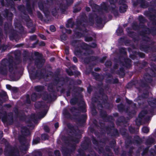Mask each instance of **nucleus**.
I'll return each mask as SVG.
<instances>
[{"label":"nucleus","instance_id":"f257e3e1","mask_svg":"<svg viewBox=\"0 0 156 156\" xmlns=\"http://www.w3.org/2000/svg\"><path fill=\"white\" fill-rule=\"evenodd\" d=\"M15 62H14L12 59L4 58L0 62V73L2 75L6 76L7 75L8 71V68L9 72H12L14 70V68L16 70H17V65L21 63V54L20 52L15 53Z\"/></svg>","mask_w":156,"mask_h":156},{"label":"nucleus","instance_id":"f03ea898","mask_svg":"<svg viewBox=\"0 0 156 156\" xmlns=\"http://www.w3.org/2000/svg\"><path fill=\"white\" fill-rule=\"evenodd\" d=\"M131 27L134 30H138L140 28L144 29V30L140 31L139 34L140 35L143 37L142 41L146 42V43L152 42L151 38L146 34H151L153 36L156 35V27H152L150 28L144 24H139L138 25L136 22H133L132 23Z\"/></svg>","mask_w":156,"mask_h":156},{"label":"nucleus","instance_id":"7ed1b4c3","mask_svg":"<svg viewBox=\"0 0 156 156\" xmlns=\"http://www.w3.org/2000/svg\"><path fill=\"white\" fill-rule=\"evenodd\" d=\"M67 127L69 130V133L72 134L68 137L69 140L76 144L79 143L81 138V130L70 123L67 124Z\"/></svg>","mask_w":156,"mask_h":156},{"label":"nucleus","instance_id":"20e7f679","mask_svg":"<svg viewBox=\"0 0 156 156\" xmlns=\"http://www.w3.org/2000/svg\"><path fill=\"white\" fill-rule=\"evenodd\" d=\"M153 80L151 76L149 73H146L144 74L143 79L138 80V84L140 87L148 89L150 88L149 84L152 83Z\"/></svg>","mask_w":156,"mask_h":156},{"label":"nucleus","instance_id":"39448f33","mask_svg":"<svg viewBox=\"0 0 156 156\" xmlns=\"http://www.w3.org/2000/svg\"><path fill=\"white\" fill-rule=\"evenodd\" d=\"M92 141L93 144L97 147H95L94 149L98 151L99 154H102L104 156H113L112 154H110L105 152L104 145L99 144V141L93 136L92 137Z\"/></svg>","mask_w":156,"mask_h":156},{"label":"nucleus","instance_id":"423d86ee","mask_svg":"<svg viewBox=\"0 0 156 156\" xmlns=\"http://www.w3.org/2000/svg\"><path fill=\"white\" fill-rule=\"evenodd\" d=\"M1 118L4 123H6L11 125L14 122L13 114L11 112L9 113L7 115L6 112H0V119Z\"/></svg>","mask_w":156,"mask_h":156},{"label":"nucleus","instance_id":"0eeeda50","mask_svg":"<svg viewBox=\"0 0 156 156\" xmlns=\"http://www.w3.org/2000/svg\"><path fill=\"white\" fill-rule=\"evenodd\" d=\"M5 150V154L6 156H20V152L17 148L11 146H7Z\"/></svg>","mask_w":156,"mask_h":156},{"label":"nucleus","instance_id":"6e6552de","mask_svg":"<svg viewBox=\"0 0 156 156\" xmlns=\"http://www.w3.org/2000/svg\"><path fill=\"white\" fill-rule=\"evenodd\" d=\"M13 111L16 117L19 118L20 121H25L26 120L27 116L24 111L19 110L17 107H15L13 109Z\"/></svg>","mask_w":156,"mask_h":156},{"label":"nucleus","instance_id":"1a4fd4ad","mask_svg":"<svg viewBox=\"0 0 156 156\" xmlns=\"http://www.w3.org/2000/svg\"><path fill=\"white\" fill-rule=\"evenodd\" d=\"M35 69L34 67L32 70H31L32 73L31 74V77L34 79H41L44 78V73L42 71V70L40 69H37L35 71L33 70Z\"/></svg>","mask_w":156,"mask_h":156},{"label":"nucleus","instance_id":"9d476101","mask_svg":"<svg viewBox=\"0 0 156 156\" xmlns=\"http://www.w3.org/2000/svg\"><path fill=\"white\" fill-rule=\"evenodd\" d=\"M55 77V78L54 80L53 83V85L55 86H57L58 84H59L60 82H61V86H63L66 83L69 81V78L67 77L65 78L63 77L59 78L58 75H56Z\"/></svg>","mask_w":156,"mask_h":156},{"label":"nucleus","instance_id":"9b49d317","mask_svg":"<svg viewBox=\"0 0 156 156\" xmlns=\"http://www.w3.org/2000/svg\"><path fill=\"white\" fill-rule=\"evenodd\" d=\"M72 148H69L66 147H63L62 148L61 151L63 156H70L72 153L75 150L76 147L75 145H72Z\"/></svg>","mask_w":156,"mask_h":156},{"label":"nucleus","instance_id":"f8f14e48","mask_svg":"<svg viewBox=\"0 0 156 156\" xmlns=\"http://www.w3.org/2000/svg\"><path fill=\"white\" fill-rule=\"evenodd\" d=\"M148 103L151 108L147 110L148 113L152 115L154 113V109L156 108V98H154L152 100L148 101Z\"/></svg>","mask_w":156,"mask_h":156},{"label":"nucleus","instance_id":"ddd939ff","mask_svg":"<svg viewBox=\"0 0 156 156\" xmlns=\"http://www.w3.org/2000/svg\"><path fill=\"white\" fill-rule=\"evenodd\" d=\"M118 0H109V2L110 4L112 5L114 7L111 6V9L112 12L113 13L114 16L117 17L119 16L118 9L116 8L115 5V3L117 2Z\"/></svg>","mask_w":156,"mask_h":156},{"label":"nucleus","instance_id":"4468645a","mask_svg":"<svg viewBox=\"0 0 156 156\" xmlns=\"http://www.w3.org/2000/svg\"><path fill=\"white\" fill-rule=\"evenodd\" d=\"M87 118V116L86 114L81 115L79 117H74L73 119L75 120L76 122H78L80 126H82L85 123L86 121Z\"/></svg>","mask_w":156,"mask_h":156},{"label":"nucleus","instance_id":"2eb2a0df","mask_svg":"<svg viewBox=\"0 0 156 156\" xmlns=\"http://www.w3.org/2000/svg\"><path fill=\"white\" fill-rule=\"evenodd\" d=\"M121 56L119 57V63L123 66L127 68H130L131 66V60L128 58H125L124 59V62L120 60Z\"/></svg>","mask_w":156,"mask_h":156},{"label":"nucleus","instance_id":"dca6fc26","mask_svg":"<svg viewBox=\"0 0 156 156\" xmlns=\"http://www.w3.org/2000/svg\"><path fill=\"white\" fill-rule=\"evenodd\" d=\"M74 54L76 56L79 58H80L84 55H87V53L86 52H83L82 49L78 46H77L75 48Z\"/></svg>","mask_w":156,"mask_h":156},{"label":"nucleus","instance_id":"f3484780","mask_svg":"<svg viewBox=\"0 0 156 156\" xmlns=\"http://www.w3.org/2000/svg\"><path fill=\"white\" fill-rule=\"evenodd\" d=\"M9 38L11 41L15 40L17 41L19 40L20 37L17 32L14 29H13L9 32Z\"/></svg>","mask_w":156,"mask_h":156},{"label":"nucleus","instance_id":"a211bd4d","mask_svg":"<svg viewBox=\"0 0 156 156\" xmlns=\"http://www.w3.org/2000/svg\"><path fill=\"white\" fill-rule=\"evenodd\" d=\"M125 3L126 1L125 0H119V4L121 5L119 8V11L120 13L125 12L126 11L128 6L125 4Z\"/></svg>","mask_w":156,"mask_h":156},{"label":"nucleus","instance_id":"6ab92c4d","mask_svg":"<svg viewBox=\"0 0 156 156\" xmlns=\"http://www.w3.org/2000/svg\"><path fill=\"white\" fill-rule=\"evenodd\" d=\"M130 29L129 27L127 28V31L128 36L132 38L134 41H139L138 37H137V35L136 33L133 31H129Z\"/></svg>","mask_w":156,"mask_h":156},{"label":"nucleus","instance_id":"aec40b11","mask_svg":"<svg viewBox=\"0 0 156 156\" xmlns=\"http://www.w3.org/2000/svg\"><path fill=\"white\" fill-rule=\"evenodd\" d=\"M153 47H151L149 44H141L140 46V49L146 53L151 52L152 51Z\"/></svg>","mask_w":156,"mask_h":156},{"label":"nucleus","instance_id":"412c9836","mask_svg":"<svg viewBox=\"0 0 156 156\" xmlns=\"http://www.w3.org/2000/svg\"><path fill=\"white\" fill-rule=\"evenodd\" d=\"M91 144V143L90 140L88 138H87L82 143L81 147L83 149L86 151L89 149V146Z\"/></svg>","mask_w":156,"mask_h":156},{"label":"nucleus","instance_id":"4be33fe9","mask_svg":"<svg viewBox=\"0 0 156 156\" xmlns=\"http://www.w3.org/2000/svg\"><path fill=\"white\" fill-rule=\"evenodd\" d=\"M54 98H56V97L53 96L52 93L50 92L49 94L46 93L44 94L43 99L44 101H48L51 102L54 100Z\"/></svg>","mask_w":156,"mask_h":156},{"label":"nucleus","instance_id":"5701e85b","mask_svg":"<svg viewBox=\"0 0 156 156\" xmlns=\"http://www.w3.org/2000/svg\"><path fill=\"white\" fill-rule=\"evenodd\" d=\"M45 60L42 57L41 58H35L34 63L35 65L38 68H41L43 65Z\"/></svg>","mask_w":156,"mask_h":156},{"label":"nucleus","instance_id":"b1692460","mask_svg":"<svg viewBox=\"0 0 156 156\" xmlns=\"http://www.w3.org/2000/svg\"><path fill=\"white\" fill-rule=\"evenodd\" d=\"M125 137V147L126 148H128L129 147V145L133 144V137L132 136L129 134H126Z\"/></svg>","mask_w":156,"mask_h":156},{"label":"nucleus","instance_id":"393cba45","mask_svg":"<svg viewBox=\"0 0 156 156\" xmlns=\"http://www.w3.org/2000/svg\"><path fill=\"white\" fill-rule=\"evenodd\" d=\"M74 111H78L82 113H85L87 111L85 106L84 105L79 106L78 108L73 107L70 109V111L72 112Z\"/></svg>","mask_w":156,"mask_h":156},{"label":"nucleus","instance_id":"a878e982","mask_svg":"<svg viewBox=\"0 0 156 156\" xmlns=\"http://www.w3.org/2000/svg\"><path fill=\"white\" fill-rule=\"evenodd\" d=\"M143 143V140L139 136L136 135L133 136V144L137 146L140 145Z\"/></svg>","mask_w":156,"mask_h":156},{"label":"nucleus","instance_id":"bb28decb","mask_svg":"<svg viewBox=\"0 0 156 156\" xmlns=\"http://www.w3.org/2000/svg\"><path fill=\"white\" fill-rule=\"evenodd\" d=\"M100 126H101V129H105L108 132V134H110L112 130V128H114V125H113L112 127L109 126H105V124L104 123L100 122L99 123Z\"/></svg>","mask_w":156,"mask_h":156},{"label":"nucleus","instance_id":"cd10ccee","mask_svg":"<svg viewBox=\"0 0 156 156\" xmlns=\"http://www.w3.org/2000/svg\"><path fill=\"white\" fill-rule=\"evenodd\" d=\"M13 29L12 24L8 22H5L4 25V30L6 34L9 32L11 30Z\"/></svg>","mask_w":156,"mask_h":156},{"label":"nucleus","instance_id":"c85d7f7f","mask_svg":"<svg viewBox=\"0 0 156 156\" xmlns=\"http://www.w3.org/2000/svg\"><path fill=\"white\" fill-rule=\"evenodd\" d=\"M100 9L103 10L106 12H108L109 9L111 10V6L108 5L107 2H103L101 4L100 7Z\"/></svg>","mask_w":156,"mask_h":156},{"label":"nucleus","instance_id":"c756f323","mask_svg":"<svg viewBox=\"0 0 156 156\" xmlns=\"http://www.w3.org/2000/svg\"><path fill=\"white\" fill-rule=\"evenodd\" d=\"M38 5L40 9L44 13L45 16H46L49 13V11L48 9L44 7L42 3H39Z\"/></svg>","mask_w":156,"mask_h":156},{"label":"nucleus","instance_id":"7c9ffc66","mask_svg":"<svg viewBox=\"0 0 156 156\" xmlns=\"http://www.w3.org/2000/svg\"><path fill=\"white\" fill-rule=\"evenodd\" d=\"M53 84L52 83L48 84V90L49 92L52 93L54 97H56V92L54 89Z\"/></svg>","mask_w":156,"mask_h":156},{"label":"nucleus","instance_id":"2f4dec72","mask_svg":"<svg viewBox=\"0 0 156 156\" xmlns=\"http://www.w3.org/2000/svg\"><path fill=\"white\" fill-rule=\"evenodd\" d=\"M87 21L86 19L84 17H81L80 19L76 21V25L82 26L85 27V24L83 23V22H86Z\"/></svg>","mask_w":156,"mask_h":156},{"label":"nucleus","instance_id":"473e14b6","mask_svg":"<svg viewBox=\"0 0 156 156\" xmlns=\"http://www.w3.org/2000/svg\"><path fill=\"white\" fill-rule=\"evenodd\" d=\"M136 63L139 69H141L144 68L148 64L147 62L144 60L143 61L141 62L138 61L136 62Z\"/></svg>","mask_w":156,"mask_h":156},{"label":"nucleus","instance_id":"72a5a7b5","mask_svg":"<svg viewBox=\"0 0 156 156\" xmlns=\"http://www.w3.org/2000/svg\"><path fill=\"white\" fill-rule=\"evenodd\" d=\"M140 7L142 8H146L149 7V3L145 0H139Z\"/></svg>","mask_w":156,"mask_h":156},{"label":"nucleus","instance_id":"f704fd0d","mask_svg":"<svg viewBox=\"0 0 156 156\" xmlns=\"http://www.w3.org/2000/svg\"><path fill=\"white\" fill-rule=\"evenodd\" d=\"M30 1V0H26V10L29 14H32L33 13V11L31 7Z\"/></svg>","mask_w":156,"mask_h":156},{"label":"nucleus","instance_id":"c9c22d12","mask_svg":"<svg viewBox=\"0 0 156 156\" xmlns=\"http://www.w3.org/2000/svg\"><path fill=\"white\" fill-rule=\"evenodd\" d=\"M127 122V120L123 116H121L119 117L116 121L117 123L119 124L121 123L124 124H126Z\"/></svg>","mask_w":156,"mask_h":156},{"label":"nucleus","instance_id":"e433bc0d","mask_svg":"<svg viewBox=\"0 0 156 156\" xmlns=\"http://www.w3.org/2000/svg\"><path fill=\"white\" fill-rule=\"evenodd\" d=\"M106 19L105 16H104L103 19L98 16H97L95 18V21L97 24H101L102 23L103 20H105Z\"/></svg>","mask_w":156,"mask_h":156},{"label":"nucleus","instance_id":"4c0bfd02","mask_svg":"<svg viewBox=\"0 0 156 156\" xmlns=\"http://www.w3.org/2000/svg\"><path fill=\"white\" fill-rule=\"evenodd\" d=\"M138 84V80H132L128 83L126 85V88L128 89H130L133 86H136Z\"/></svg>","mask_w":156,"mask_h":156},{"label":"nucleus","instance_id":"58836bf2","mask_svg":"<svg viewBox=\"0 0 156 156\" xmlns=\"http://www.w3.org/2000/svg\"><path fill=\"white\" fill-rule=\"evenodd\" d=\"M74 33L73 35V37L76 38H80L81 37H84V34L78 31H76V30L74 31Z\"/></svg>","mask_w":156,"mask_h":156},{"label":"nucleus","instance_id":"ea45409f","mask_svg":"<svg viewBox=\"0 0 156 156\" xmlns=\"http://www.w3.org/2000/svg\"><path fill=\"white\" fill-rule=\"evenodd\" d=\"M125 70L124 68L121 67L119 68V70H118L116 71V73L119 75L120 77L123 78L125 75Z\"/></svg>","mask_w":156,"mask_h":156},{"label":"nucleus","instance_id":"a19ab883","mask_svg":"<svg viewBox=\"0 0 156 156\" xmlns=\"http://www.w3.org/2000/svg\"><path fill=\"white\" fill-rule=\"evenodd\" d=\"M21 132L24 136L29 135L30 133L29 129L26 127H23L21 129Z\"/></svg>","mask_w":156,"mask_h":156},{"label":"nucleus","instance_id":"79ce46f5","mask_svg":"<svg viewBox=\"0 0 156 156\" xmlns=\"http://www.w3.org/2000/svg\"><path fill=\"white\" fill-rule=\"evenodd\" d=\"M79 47L82 49L83 51V50H85L87 51L89 50V44L84 42H82L79 44Z\"/></svg>","mask_w":156,"mask_h":156},{"label":"nucleus","instance_id":"37998d69","mask_svg":"<svg viewBox=\"0 0 156 156\" xmlns=\"http://www.w3.org/2000/svg\"><path fill=\"white\" fill-rule=\"evenodd\" d=\"M112 129V131H111L110 133L111 136H119V135L118 130L115 128Z\"/></svg>","mask_w":156,"mask_h":156},{"label":"nucleus","instance_id":"c03bdc74","mask_svg":"<svg viewBox=\"0 0 156 156\" xmlns=\"http://www.w3.org/2000/svg\"><path fill=\"white\" fill-rule=\"evenodd\" d=\"M119 82V80L117 78L114 79H107L106 80V83L109 84H116L118 83Z\"/></svg>","mask_w":156,"mask_h":156},{"label":"nucleus","instance_id":"a18cd8bd","mask_svg":"<svg viewBox=\"0 0 156 156\" xmlns=\"http://www.w3.org/2000/svg\"><path fill=\"white\" fill-rule=\"evenodd\" d=\"M92 75L94 77L95 79L96 80H97L98 81H102L103 79V78L101 77V76L98 73L93 72L92 73Z\"/></svg>","mask_w":156,"mask_h":156},{"label":"nucleus","instance_id":"49530a36","mask_svg":"<svg viewBox=\"0 0 156 156\" xmlns=\"http://www.w3.org/2000/svg\"><path fill=\"white\" fill-rule=\"evenodd\" d=\"M138 20L140 22L139 24H144L147 21V20L142 15L138 16Z\"/></svg>","mask_w":156,"mask_h":156},{"label":"nucleus","instance_id":"de8ad7c7","mask_svg":"<svg viewBox=\"0 0 156 156\" xmlns=\"http://www.w3.org/2000/svg\"><path fill=\"white\" fill-rule=\"evenodd\" d=\"M100 115L102 119L105 120L107 116V114L105 111L101 109L100 111Z\"/></svg>","mask_w":156,"mask_h":156},{"label":"nucleus","instance_id":"09e8293b","mask_svg":"<svg viewBox=\"0 0 156 156\" xmlns=\"http://www.w3.org/2000/svg\"><path fill=\"white\" fill-rule=\"evenodd\" d=\"M148 114V111L147 110L142 111L139 114L138 118L142 119L147 114Z\"/></svg>","mask_w":156,"mask_h":156},{"label":"nucleus","instance_id":"8fccbe9b","mask_svg":"<svg viewBox=\"0 0 156 156\" xmlns=\"http://www.w3.org/2000/svg\"><path fill=\"white\" fill-rule=\"evenodd\" d=\"M101 100L102 101V103L104 104H108V98L107 95L104 94V95H101Z\"/></svg>","mask_w":156,"mask_h":156},{"label":"nucleus","instance_id":"3c124183","mask_svg":"<svg viewBox=\"0 0 156 156\" xmlns=\"http://www.w3.org/2000/svg\"><path fill=\"white\" fill-rule=\"evenodd\" d=\"M72 26L71 28H73L74 26L75 25L74 22L73 21L72 18H70L67 21V23L66 24V27L67 28H70V25L69 23H72Z\"/></svg>","mask_w":156,"mask_h":156},{"label":"nucleus","instance_id":"603ef678","mask_svg":"<svg viewBox=\"0 0 156 156\" xmlns=\"http://www.w3.org/2000/svg\"><path fill=\"white\" fill-rule=\"evenodd\" d=\"M78 99L77 96L76 95L70 99V103L72 105H74L78 102Z\"/></svg>","mask_w":156,"mask_h":156},{"label":"nucleus","instance_id":"864d4df0","mask_svg":"<svg viewBox=\"0 0 156 156\" xmlns=\"http://www.w3.org/2000/svg\"><path fill=\"white\" fill-rule=\"evenodd\" d=\"M117 107L118 110L120 112H122L125 110V106L122 103L118 105Z\"/></svg>","mask_w":156,"mask_h":156},{"label":"nucleus","instance_id":"5fc2aeb1","mask_svg":"<svg viewBox=\"0 0 156 156\" xmlns=\"http://www.w3.org/2000/svg\"><path fill=\"white\" fill-rule=\"evenodd\" d=\"M19 141L21 145H25L26 141V138L23 136H20L19 137Z\"/></svg>","mask_w":156,"mask_h":156},{"label":"nucleus","instance_id":"6e6d98bb","mask_svg":"<svg viewBox=\"0 0 156 156\" xmlns=\"http://www.w3.org/2000/svg\"><path fill=\"white\" fill-rule=\"evenodd\" d=\"M13 14L12 13L9 12L7 9H6L5 11V13L3 15L5 18L12 17Z\"/></svg>","mask_w":156,"mask_h":156},{"label":"nucleus","instance_id":"4d7b16f0","mask_svg":"<svg viewBox=\"0 0 156 156\" xmlns=\"http://www.w3.org/2000/svg\"><path fill=\"white\" fill-rule=\"evenodd\" d=\"M35 90L37 92L42 91L44 89V87L41 86H37L34 87Z\"/></svg>","mask_w":156,"mask_h":156},{"label":"nucleus","instance_id":"13d9d810","mask_svg":"<svg viewBox=\"0 0 156 156\" xmlns=\"http://www.w3.org/2000/svg\"><path fill=\"white\" fill-rule=\"evenodd\" d=\"M91 112L92 115L93 116H95L97 114V112L96 110V106L94 105H93L91 107Z\"/></svg>","mask_w":156,"mask_h":156},{"label":"nucleus","instance_id":"bf43d9fd","mask_svg":"<svg viewBox=\"0 0 156 156\" xmlns=\"http://www.w3.org/2000/svg\"><path fill=\"white\" fill-rule=\"evenodd\" d=\"M147 16L149 17V19L151 21L155 19L156 17V16L155 14H151L149 12H147Z\"/></svg>","mask_w":156,"mask_h":156},{"label":"nucleus","instance_id":"052dcab7","mask_svg":"<svg viewBox=\"0 0 156 156\" xmlns=\"http://www.w3.org/2000/svg\"><path fill=\"white\" fill-rule=\"evenodd\" d=\"M136 113V112L135 109L129 110L127 115L130 118H132Z\"/></svg>","mask_w":156,"mask_h":156},{"label":"nucleus","instance_id":"680f3d73","mask_svg":"<svg viewBox=\"0 0 156 156\" xmlns=\"http://www.w3.org/2000/svg\"><path fill=\"white\" fill-rule=\"evenodd\" d=\"M38 94L37 93H33L31 95V99L33 101H35L37 98Z\"/></svg>","mask_w":156,"mask_h":156},{"label":"nucleus","instance_id":"e2e57ef3","mask_svg":"<svg viewBox=\"0 0 156 156\" xmlns=\"http://www.w3.org/2000/svg\"><path fill=\"white\" fill-rule=\"evenodd\" d=\"M63 113L64 115L67 118L71 119V115L67 110H64Z\"/></svg>","mask_w":156,"mask_h":156},{"label":"nucleus","instance_id":"0e129e2a","mask_svg":"<svg viewBox=\"0 0 156 156\" xmlns=\"http://www.w3.org/2000/svg\"><path fill=\"white\" fill-rule=\"evenodd\" d=\"M90 62L96 61L98 62L99 58V57L98 56H89Z\"/></svg>","mask_w":156,"mask_h":156},{"label":"nucleus","instance_id":"69168bd1","mask_svg":"<svg viewBox=\"0 0 156 156\" xmlns=\"http://www.w3.org/2000/svg\"><path fill=\"white\" fill-rule=\"evenodd\" d=\"M80 41V40H73L70 41L71 45L75 48L77 46L76 44L77 43ZM77 46H78L77 45Z\"/></svg>","mask_w":156,"mask_h":156},{"label":"nucleus","instance_id":"338daca9","mask_svg":"<svg viewBox=\"0 0 156 156\" xmlns=\"http://www.w3.org/2000/svg\"><path fill=\"white\" fill-rule=\"evenodd\" d=\"M119 52L121 54L126 55L127 52L126 51V48L124 47H122L119 48Z\"/></svg>","mask_w":156,"mask_h":156},{"label":"nucleus","instance_id":"774afa93","mask_svg":"<svg viewBox=\"0 0 156 156\" xmlns=\"http://www.w3.org/2000/svg\"><path fill=\"white\" fill-rule=\"evenodd\" d=\"M135 149V147L133 146L130 147L129 149V150L127 152V154L128 156H132L133 153V150Z\"/></svg>","mask_w":156,"mask_h":156}]
</instances>
